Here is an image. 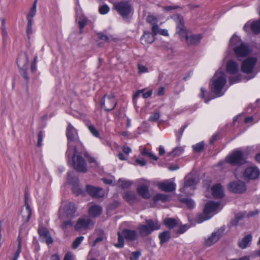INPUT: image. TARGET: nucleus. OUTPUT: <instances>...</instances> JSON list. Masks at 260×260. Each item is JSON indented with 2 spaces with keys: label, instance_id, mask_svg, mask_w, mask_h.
<instances>
[{
  "label": "nucleus",
  "instance_id": "1",
  "mask_svg": "<svg viewBox=\"0 0 260 260\" xmlns=\"http://www.w3.org/2000/svg\"><path fill=\"white\" fill-rule=\"evenodd\" d=\"M173 19L176 24V33L182 40H185L188 45H195L200 43L202 38L201 34L193 35L184 26V21L182 16L176 15Z\"/></svg>",
  "mask_w": 260,
  "mask_h": 260
},
{
  "label": "nucleus",
  "instance_id": "2",
  "mask_svg": "<svg viewBox=\"0 0 260 260\" xmlns=\"http://www.w3.org/2000/svg\"><path fill=\"white\" fill-rule=\"evenodd\" d=\"M66 136L68 139V149L66 154L69 159L70 158L73 149L77 146V148L81 150L83 148L82 143L79 140L77 130L71 123H68L66 130Z\"/></svg>",
  "mask_w": 260,
  "mask_h": 260
},
{
  "label": "nucleus",
  "instance_id": "3",
  "mask_svg": "<svg viewBox=\"0 0 260 260\" xmlns=\"http://www.w3.org/2000/svg\"><path fill=\"white\" fill-rule=\"evenodd\" d=\"M230 46L233 49L237 57H244L248 55L250 50L248 46L243 43L240 38L233 35L230 41Z\"/></svg>",
  "mask_w": 260,
  "mask_h": 260
},
{
  "label": "nucleus",
  "instance_id": "4",
  "mask_svg": "<svg viewBox=\"0 0 260 260\" xmlns=\"http://www.w3.org/2000/svg\"><path fill=\"white\" fill-rule=\"evenodd\" d=\"M139 234L136 231L128 229H125L121 232H118L117 243L114 244L115 247L118 248L123 247L124 240L128 242L134 241L138 238Z\"/></svg>",
  "mask_w": 260,
  "mask_h": 260
},
{
  "label": "nucleus",
  "instance_id": "5",
  "mask_svg": "<svg viewBox=\"0 0 260 260\" xmlns=\"http://www.w3.org/2000/svg\"><path fill=\"white\" fill-rule=\"evenodd\" d=\"M226 83V76L222 71H217L212 79V83L211 86V91L216 94V96H220L223 93L221 90Z\"/></svg>",
  "mask_w": 260,
  "mask_h": 260
},
{
  "label": "nucleus",
  "instance_id": "6",
  "mask_svg": "<svg viewBox=\"0 0 260 260\" xmlns=\"http://www.w3.org/2000/svg\"><path fill=\"white\" fill-rule=\"evenodd\" d=\"M28 63V55L26 53H21L17 59V64L19 69V73L21 78L26 84H28L29 80V76L27 71V64Z\"/></svg>",
  "mask_w": 260,
  "mask_h": 260
},
{
  "label": "nucleus",
  "instance_id": "7",
  "mask_svg": "<svg viewBox=\"0 0 260 260\" xmlns=\"http://www.w3.org/2000/svg\"><path fill=\"white\" fill-rule=\"evenodd\" d=\"M220 205L219 202H209L207 203L205 206L203 213L199 214L196 216L195 218L196 222L200 223L210 219L212 216L209 215V214L216 211L220 207Z\"/></svg>",
  "mask_w": 260,
  "mask_h": 260
},
{
  "label": "nucleus",
  "instance_id": "8",
  "mask_svg": "<svg viewBox=\"0 0 260 260\" xmlns=\"http://www.w3.org/2000/svg\"><path fill=\"white\" fill-rule=\"evenodd\" d=\"M160 228V225L157 220L146 219L145 224H141L138 225L137 230L139 234L142 237L147 236L152 233L154 231Z\"/></svg>",
  "mask_w": 260,
  "mask_h": 260
},
{
  "label": "nucleus",
  "instance_id": "9",
  "mask_svg": "<svg viewBox=\"0 0 260 260\" xmlns=\"http://www.w3.org/2000/svg\"><path fill=\"white\" fill-rule=\"evenodd\" d=\"M74 155L73 156V162L74 169L79 172L85 173L87 171V166L84 158L80 154L79 150H82L77 148V146L74 147Z\"/></svg>",
  "mask_w": 260,
  "mask_h": 260
},
{
  "label": "nucleus",
  "instance_id": "10",
  "mask_svg": "<svg viewBox=\"0 0 260 260\" xmlns=\"http://www.w3.org/2000/svg\"><path fill=\"white\" fill-rule=\"evenodd\" d=\"M226 161L233 166H239L246 163V158L240 150H236L227 156Z\"/></svg>",
  "mask_w": 260,
  "mask_h": 260
},
{
  "label": "nucleus",
  "instance_id": "11",
  "mask_svg": "<svg viewBox=\"0 0 260 260\" xmlns=\"http://www.w3.org/2000/svg\"><path fill=\"white\" fill-rule=\"evenodd\" d=\"M76 212L75 205L71 202H66L62 205L59 209V217L61 219L71 218L74 217Z\"/></svg>",
  "mask_w": 260,
  "mask_h": 260
},
{
  "label": "nucleus",
  "instance_id": "12",
  "mask_svg": "<svg viewBox=\"0 0 260 260\" xmlns=\"http://www.w3.org/2000/svg\"><path fill=\"white\" fill-rule=\"evenodd\" d=\"M114 8L123 18H127L133 10L132 5L127 1L116 3L114 5Z\"/></svg>",
  "mask_w": 260,
  "mask_h": 260
},
{
  "label": "nucleus",
  "instance_id": "13",
  "mask_svg": "<svg viewBox=\"0 0 260 260\" xmlns=\"http://www.w3.org/2000/svg\"><path fill=\"white\" fill-rule=\"evenodd\" d=\"M197 184V182L193 177L187 175L185 178L184 185L180 189V191L186 195H191V193H190L189 190H193Z\"/></svg>",
  "mask_w": 260,
  "mask_h": 260
},
{
  "label": "nucleus",
  "instance_id": "14",
  "mask_svg": "<svg viewBox=\"0 0 260 260\" xmlns=\"http://www.w3.org/2000/svg\"><path fill=\"white\" fill-rule=\"evenodd\" d=\"M101 105L106 111L112 110L116 105L114 95L112 93L105 94L101 101Z\"/></svg>",
  "mask_w": 260,
  "mask_h": 260
},
{
  "label": "nucleus",
  "instance_id": "15",
  "mask_svg": "<svg viewBox=\"0 0 260 260\" xmlns=\"http://www.w3.org/2000/svg\"><path fill=\"white\" fill-rule=\"evenodd\" d=\"M257 60V58L254 57H248L244 60L241 66L242 72L246 74L251 73Z\"/></svg>",
  "mask_w": 260,
  "mask_h": 260
},
{
  "label": "nucleus",
  "instance_id": "16",
  "mask_svg": "<svg viewBox=\"0 0 260 260\" xmlns=\"http://www.w3.org/2000/svg\"><path fill=\"white\" fill-rule=\"evenodd\" d=\"M243 29L245 31L249 32L251 30L254 34H258L260 32V19L254 21L246 22Z\"/></svg>",
  "mask_w": 260,
  "mask_h": 260
},
{
  "label": "nucleus",
  "instance_id": "17",
  "mask_svg": "<svg viewBox=\"0 0 260 260\" xmlns=\"http://www.w3.org/2000/svg\"><path fill=\"white\" fill-rule=\"evenodd\" d=\"M158 188L164 191L170 192L176 189V184L171 180H166L158 184Z\"/></svg>",
  "mask_w": 260,
  "mask_h": 260
},
{
  "label": "nucleus",
  "instance_id": "18",
  "mask_svg": "<svg viewBox=\"0 0 260 260\" xmlns=\"http://www.w3.org/2000/svg\"><path fill=\"white\" fill-rule=\"evenodd\" d=\"M228 187L231 191L237 193H243L246 189L245 184L241 181L231 182L229 183Z\"/></svg>",
  "mask_w": 260,
  "mask_h": 260
},
{
  "label": "nucleus",
  "instance_id": "19",
  "mask_svg": "<svg viewBox=\"0 0 260 260\" xmlns=\"http://www.w3.org/2000/svg\"><path fill=\"white\" fill-rule=\"evenodd\" d=\"M260 172L257 167L249 166L245 170L243 176L245 178L254 179L257 178Z\"/></svg>",
  "mask_w": 260,
  "mask_h": 260
},
{
  "label": "nucleus",
  "instance_id": "20",
  "mask_svg": "<svg viewBox=\"0 0 260 260\" xmlns=\"http://www.w3.org/2000/svg\"><path fill=\"white\" fill-rule=\"evenodd\" d=\"M93 222L92 220L87 217L80 218L76 224L75 228L76 230L80 231L82 230L86 229L90 227V225L92 226Z\"/></svg>",
  "mask_w": 260,
  "mask_h": 260
},
{
  "label": "nucleus",
  "instance_id": "21",
  "mask_svg": "<svg viewBox=\"0 0 260 260\" xmlns=\"http://www.w3.org/2000/svg\"><path fill=\"white\" fill-rule=\"evenodd\" d=\"M222 232L219 230L213 232L210 236L205 240V245L206 246H211L215 244L221 237Z\"/></svg>",
  "mask_w": 260,
  "mask_h": 260
},
{
  "label": "nucleus",
  "instance_id": "22",
  "mask_svg": "<svg viewBox=\"0 0 260 260\" xmlns=\"http://www.w3.org/2000/svg\"><path fill=\"white\" fill-rule=\"evenodd\" d=\"M38 233L42 241L45 242L47 244L52 243V239L47 229L44 227L39 228Z\"/></svg>",
  "mask_w": 260,
  "mask_h": 260
},
{
  "label": "nucleus",
  "instance_id": "23",
  "mask_svg": "<svg viewBox=\"0 0 260 260\" xmlns=\"http://www.w3.org/2000/svg\"><path fill=\"white\" fill-rule=\"evenodd\" d=\"M28 196L26 193L25 194V210L22 212V217L25 222H27L31 216V210L28 203Z\"/></svg>",
  "mask_w": 260,
  "mask_h": 260
},
{
  "label": "nucleus",
  "instance_id": "24",
  "mask_svg": "<svg viewBox=\"0 0 260 260\" xmlns=\"http://www.w3.org/2000/svg\"><path fill=\"white\" fill-rule=\"evenodd\" d=\"M155 40V37L148 31H144L140 39L141 43L143 45H148L152 43Z\"/></svg>",
  "mask_w": 260,
  "mask_h": 260
},
{
  "label": "nucleus",
  "instance_id": "25",
  "mask_svg": "<svg viewBox=\"0 0 260 260\" xmlns=\"http://www.w3.org/2000/svg\"><path fill=\"white\" fill-rule=\"evenodd\" d=\"M149 186L146 184H140L138 186L137 190L138 193L144 199L150 198V194L149 192Z\"/></svg>",
  "mask_w": 260,
  "mask_h": 260
},
{
  "label": "nucleus",
  "instance_id": "26",
  "mask_svg": "<svg viewBox=\"0 0 260 260\" xmlns=\"http://www.w3.org/2000/svg\"><path fill=\"white\" fill-rule=\"evenodd\" d=\"M239 71V65L235 61L230 60L226 63V72L232 75L237 74Z\"/></svg>",
  "mask_w": 260,
  "mask_h": 260
},
{
  "label": "nucleus",
  "instance_id": "27",
  "mask_svg": "<svg viewBox=\"0 0 260 260\" xmlns=\"http://www.w3.org/2000/svg\"><path fill=\"white\" fill-rule=\"evenodd\" d=\"M212 191L214 198H221L224 196L223 188L220 184L214 185L212 188Z\"/></svg>",
  "mask_w": 260,
  "mask_h": 260
},
{
  "label": "nucleus",
  "instance_id": "28",
  "mask_svg": "<svg viewBox=\"0 0 260 260\" xmlns=\"http://www.w3.org/2000/svg\"><path fill=\"white\" fill-rule=\"evenodd\" d=\"M88 212L91 217H95L98 216L102 213V208L98 205H93L89 209Z\"/></svg>",
  "mask_w": 260,
  "mask_h": 260
},
{
  "label": "nucleus",
  "instance_id": "29",
  "mask_svg": "<svg viewBox=\"0 0 260 260\" xmlns=\"http://www.w3.org/2000/svg\"><path fill=\"white\" fill-rule=\"evenodd\" d=\"M124 199L129 203H134L138 201V199L136 194L133 191H127L124 196Z\"/></svg>",
  "mask_w": 260,
  "mask_h": 260
},
{
  "label": "nucleus",
  "instance_id": "30",
  "mask_svg": "<svg viewBox=\"0 0 260 260\" xmlns=\"http://www.w3.org/2000/svg\"><path fill=\"white\" fill-rule=\"evenodd\" d=\"M76 21H78L79 27L80 28V34L83 32V29L87 23V18L85 16H77Z\"/></svg>",
  "mask_w": 260,
  "mask_h": 260
},
{
  "label": "nucleus",
  "instance_id": "31",
  "mask_svg": "<svg viewBox=\"0 0 260 260\" xmlns=\"http://www.w3.org/2000/svg\"><path fill=\"white\" fill-rule=\"evenodd\" d=\"M252 235L248 234L245 236L239 242V246L242 249H245L248 245L249 243L252 240Z\"/></svg>",
  "mask_w": 260,
  "mask_h": 260
},
{
  "label": "nucleus",
  "instance_id": "32",
  "mask_svg": "<svg viewBox=\"0 0 260 260\" xmlns=\"http://www.w3.org/2000/svg\"><path fill=\"white\" fill-rule=\"evenodd\" d=\"M158 237L160 240V244L162 245L169 241L171 238V233L169 231H165L160 233Z\"/></svg>",
  "mask_w": 260,
  "mask_h": 260
},
{
  "label": "nucleus",
  "instance_id": "33",
  "mask_svg": "<svg viewBox=\"0 0 260 260\" xmlns=\"http://www.w3.org/2000/svg\"><path fill=\"white\" fill-rule=\"evenodd\" d=\"M169 198V196L168 195L162 193H157L153 197V200L154 202H157L158 201L166 202L168 201Z\"/></svg>",
  "mask_w": 260,
  "mask_h": 260
},
{
  "label": "nucleus",
  "instance_id": "34",
  "mask_svg": "<svg viewBox=\"0 0 260 260\" xmlns=\"http://www.w3.org/2000/svg\"><path fill=\"white\" fill-rule=\"evenodd\" d=\"M37 1L35 0L33 6H32L31 8L30 9L29 13L27 15V21L31 20L33 21V17H34L36 14V9H37Z\"/></svg>",
  "mask_w": 260,
  "mask_h": 260
},
{
  "label": "nucleus",
  "instance_id": "35",
  "mask_svg": "<svg viewBox=\"0 0 260 260\" xmlns=\"http://www.w3.org/2000/svg\"><path fill=\"white\" fill-rule=\"evenodd\" d=\"M164 223L170 229H173L178 224L177 221L175 219L171 218L165 219L164 220Z\"/></svg>",
  "mask_w": 260,
  "mask_h": 260
},
{
  "label": "nucleus",
  "instance_id": "36",
  "mask_svg": "<svg viewBox=\"0 0 260 260\" xmlns=\"http://www.w3.org/2000/svg\"><path fill=\"white\" fill-rule=\"evenodd\" d=\"M97 36L99 39L106 42H110L113 40L112 36L106 35L104 32H98L97 33Z\"/></svg>",
  "mask_w": 260,
  "mask_h": 260
},
{
  "label": "nucleus",
  "instance_id": "37",
  "mask_svg": "<svg viewBox=\"0 0 260 260\" xmlns=\"http://www.w3.org/2000/svg\"><path fill=\"white\" fill-rule=\"evenodd\" d=\"M184 151V148L182 147H177L175 148L170 153L169 155H172L173 156H178L181 155Z\"/></svg>",
  "mask_w": 260,
  "mask_h": 260
},
{
  "label": "nucleus",
  "instance_id": "38",
  "mask_svg": "<svg viewBox=\"0 0 260 260\" xmlns=\"http://www.w3.org/2000/svg\"><path fill=\"white\" fill-rule=\"evenodd\" d=\"M100 188L95 187L90 185H87L86 186L87 192L92 197L94 198L95 193L98 191Z\"/></svg>",
  "mask_w": 260,
  "mask_h": 260
},
{
  "label": "nucleus",
  "instance_id": "39",
  "mask_svg": "<svg viewBox=\"0 0 260 260\" xmlns=\"http://www.w3.org/2000/svg\"><path fill=\"white\" fill-rule=\"evenodd\" d=\"M181 202L185 203L187 208L189 209H192L195 205L193 201L190 199H183L181 200Z\"/></svg>",
  "mask_w": 260,
  "mask_h": 260
},
{
  "label": "nucleus",
  "instance_id": "40",
  "mask_svg": "<svg viewBox=\"0 0 260 260\" xmlns=\"http://www.w3.org/2000/svg\"><path fill=\"white\" fill-rule=\"evenodd\" d=\"M18 244L17 250L14 253V256L13 257V259L17 260L19 256L20 253L21 251V239L19 237L18 238Z\"/></svg>",
  "mask_w": 260,
  "mask_h": 260
},
{
  "label": "nucleus",
  "instance_id": "41",
  "mask_svg": "<svg viewBox=\"0 0 260 260\" xmlns=\"http://www.w3.org/2000/svg\"><path fill=\"white\" fill-rule=\"evenodd\" d=\"M193 151L196 152H200L204 148V143L201 142L192 146Z\"/></svg>",
  "mask_w": 260,
  "mask_h": 260
},
{
  "label": "nucleus",
  "instance_id": "42",
  "mask_svg": "<svg viewBox=\"0 0 260 260\" xmlns=\"http://www.w3.org/2000/svg\"><path fill=\"white\" fill-rule=\"evenodd\" d=\"M160 117V113L159 112L156 111L151 114L148 120L151 122H156Z\"/></svg>",
  "mask_w": 260,
  "mask_h": 260
},
{
  "label": "nucleus",
  "instance_id": "43",
  "mask_svg": "<svg viewBox=\"0 0 260 260\" xmlns=\"http://www.w3.org/2000/svg\"><path fill=\"white\" fill-rule=\"evenodd\" d=\"M146 21L151 25H154L158 22L157 19L153 15H149L146 18Z\"/></svg>",
  "mask_w": 260,
  "mask_h": 260
},
{
  "label": "nucleus",
  "instance_id": "44",
  "mask_svg": "<svg viewBox=\"0 0 260 260\" xmlns=\"http://www.w3.org/2000/svg\"><path fill=\"white\" fill-rule=\"evenodd\" d=\"M88 128L90 131V133L95 137L99 138L100 137V134L98 129L94 127L93 125H89Z\"/></svg>",
  "mask_w": 260,
  "mask_h": 260
},
{
  "label": "nucleus",
  "instance_id": "45",
  "mask_svg": "<svg viewBox=\"0 0 260 260\" xmlns=\"http://www.w3.org/2000/svg\"><path fill=\"white\" fill-rule=\"evenodd\" d=\"M83 239H84L83 236H80V237H77L73 243V249L77 248Z\"/></svg>",
  "mask_w": 260,
  "mask_h": 260
},
{
  "label": "nucleus",
  "instance_id": "46",
  "mask_svg": "<svg viewBox=\"0 0 260 260\" xmlns=\"http://www.w3.org/2000/svg\"><path fill=\"white\" fill-rule=\"evenodd\" d=\"M110 8L107 5H103L99 8V12L102 15L107 14Z\"/></svg>",
  "mask_w": 260,
  "mask_h": 260
},
{
  "label": "nucleus",
  "instance_id": "47",
  "mask_svg": "<svg viewBox=\"0 0 260 260\" xmlns=\"http://www.w3.org/2000/svg\"><path fill=\"white\" fill-rule=\"evenodd\" d=\"M32 24L33 21L31 20L28 21L26 29V32L28 36H29L32 34Z\"/></svg>",
  "mask_w": 260,
  "mask_h": 260
},
{
  "label": "nucleus",
  "instance_id": "48",
  "mask_svg": "<svg viewBox=\"0 0 260 260\" xmlns=\"http://www.w3.org/2000/svg\"><path fill=\"white\" fill-rule=\"evenodd\" d=\"M118 183L123 188H127L132 184L129 181L122 180L121 179L118 180Z\"/></svg>",
  "mask_w": 260,
  "mask_h": 260
},
{
  "label": "nucleus",
  "instance_id": "49",
  "mask_svg": "<svg viewBox=\"0 0 260 260\" xmlns=\"http://www.w3.org/2000/svg\"><path fill=\"white\" fill-rule=\"evenodd\" d=\"M189 226L187 224H184L179 226L178 230L176 231V233L178 234H181L184 233L188 229Z\"/></svg>",
  "mask_w": 260,
  "mask_h": 260
},
{
  "label": "nucleus",
  "instance_id": "50",
  "mask_svg": "<svg viewBox=\"0 0 260 260\" xmlns=\"http://www.w3.org/2000/svg\"><path fill=\"white\" fill-rule=\"evenodd\" d=\"M138 69L139 73L140 74L145 73H147L148 72V68L146 66L141 64H138Z\"/></svg>",
  "mask_w": 260,
  "mask_h": 260
},
{
  "label": "nucleus",
  "instance_id": "51",
  "mask_svg": "<svg viewBox=\"0 0 260 260\" xmlns=\"http://www.w3.org/2000/svg\"><path fill=\"white\" fill-rule=\"evenodd\" d=\"M73 224V222H72V221L71 219H69L63 222V223L61 225V228L63 229H66L67 228L72 226Z\"/></svg>",
  "mask_w": 260,
  "mask_h": 260
},
{
  "label": "nucleus",
  "instance_id": "52",
  "mask_svg": "<svg viewBox=\"0 0 260 260\" xmlns=\"http://www.w3.org/2000/svg\"><path fill=\"white\" fill-rule=\"evenodd\" d=\"M241 80V75H238L236 77H231L229 79L231 84H233L237 82H239Z\"/></svg>",
  "mask_w": 260,
  "mask_h": 260
},
{
  "label": "nucleus",
  "instance_id": "53",
  "mask_svg": "<svg viewBox=\"0 0 260 260\" xmlns=\"http://www.w3.org/2000/svg\"><path fill=\"white\" fill-rule=\"evenodd\" d=\"M101 233H102L101 235L100 236H99V237H98L94 241L93 244V246H95L96 243L102 242L104 239H105L106 238V235L105 234V233L103 231H102Z\"/></svg>",
  "mask_w": 260,
  "mask_h": 260
},
{
  "label": "nucleus",
  "instance_id": "54",
  "mask_svg": "<svg viewBox=\"0 0 260 260\" xmlns=\"http://www.w3.org/2000/svg\"><path fill=\"white\" fill-rule=\"evenodd\" d=\"M37 55H35L34 58V60L31 63L30 65V70L31 72H34L37 70Z\"/></svg>",
  "mask_w": 260,
  "mask_h": 260
},
{
  "label": "nucleus",
  "instance_id": "55",
  "mask_svg": "<svg viewBox=\"0 0 260 260\" xmlns=\"http://www.w3.org/2000/svg\"><path fill=\"white\" fill-rule=\"evenodd\" d=\"M43 134L42 131H40L38 135V142L37 144V146L38 147H40L42 146V142L43 141Z\"/></svg>",
  "mask_w": 260,
  "mask_h": 260
},
{
  "label": "nucleus",
  "instance_id": "56",
  "mask_svg": "<svg viewBox=\"0 0 260 260\" xmlns=\"http://www.w3.org/2000/svg\"><path fill=\"white\" fill-rule=\"evenodd\" d=\"M151 30H152L151 34L153 35H154V37H155V36H156L157 34H158L159 33V27L157 25V23L152 25Z\"/></svg>",
  "mask_w": 260,
  "mask_h": 260
},
{
  "label": "nucleus",
  "instance_id": "57",
  "mask_svg": "<svg viewBox=\"0 0 260 260\" xmlns=\"http://www.w3.org/2000/svg\"><path fill=\"white\" fill-rule=\"evenodd\" d=\"M95 194V198H101L104 197V191L102 188H100L99 190H98V191L96 192Z\"/></svg>",
  "mask_w": 260,
  "mask_h": 260
},
{
  "label": "nucleus",
  "instance_id": "58",
  "mask_svg": "<svg viewBox=\"0 0 260 260\" xmlns=\"http://www.w3.org/2000/svg\"><path fill=\"white\" fill-rule=\"evenodd\" d=\"M205 91L203 87H202L201 88V93L200 94V96L201 98L204 99L205 102L207 103L210 100H211L213 98H209V99L206 98L205 97Z\"/></svg>",
  "mask_w": 260,
  "mask_h": 260
},
{
  "label": "nucleus",
  "instance_id": "59",
  "mask_svg": "<svg viewBox=\"0 0 260 260\" xmlns=\"http://www.w3.org/2000/svg\"><path fill=\"white\" fill-rule=\"evenodd\" d=\"M243 215L242 214H237L236 216L235 221H233L231 222V223L234 225H237L239 220H240L241 219H242L243 218Z\"/></svg>",
  "mask_w": 260,
  "mask_h": 260
},
{
  "label": "nucleus",
  "instance_id": "60",
  "mask_svg": "<svg viewBox=\"0 0 260 260\" xmlns=\"http://www.w3.org/2000/svg\"><path fill=\"white\" fill-rule=\"evenodd\" d=\"M63 260H74V257L71 252H68L64 256Z\"/></svg>",
  "mask_w": 260,
  "mask_h": 260
},
{
  "label": "nucleus",
  "instance_id": "61",
  "mask_svg": "<svg viewBox=\"0 0 260 260\" xmlns=\"http://www.w3.org/2000/svg\"><path fill=\"white\" fill-rule=\"evenodd\" d=\"M72 172H68V179L69 181L71 183H74V182H76L77 179L76 178L74 179L73 178H72Z\"/></svg>",
  "mask_w": 260,
  "mask_h": 260
},
{
  "label": "nucleus",
  "instance_id": "62",
  "mask_svg": "<svg viewBox=\"0 0 260 260\" xmlns=\"http://www.w3.org/2000/svg\"><path fill=\"white\" fill-rule=\"evenodd\" d=\"M141 253L139 251H134L132 253V255L134 259L137 260L139 257L141 256Z\"/></svg>",
  "mask_w": 260,
  "mask_h": 260
},
{
  "label": "nucleus",
  "instance_id": "63",
  "mask_svg": "<svg viewBox=\"0 0 260 260\" xmlns=\"http://www.w3.org/2000/svg\"><path fill=\"white\" fill-rule=\"evenodd\" d=\"M142 93V96L143 97V98L147 99L152 95V91L151 90H149V91L146 92H143Z\"/></svg>",
  "mask_w": 260,
  "mask_h": 260
},
{
  "label": "nucleus",
  "instance_id": "64",
  "mask_svg": "<svg viewBox=\"0 0 260 260\" xmlns=\"http://www.w3.org/2000/svg\"><path fill=\"white\" fill-rule=\"evenodd\" d=\"M136 162L141 166H144L146 164V162L143 159H137Z\"/></svg>",
  "mask_w": 260,
  "mask_h": 260
}]
</instances>
